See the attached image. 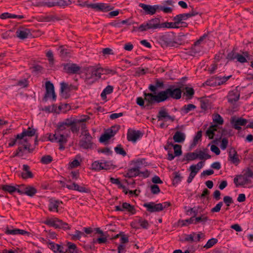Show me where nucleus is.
Returning a JSON list of instances; mask_svg holds the SVG:
<instances>
[{
	"mask_svg": "<svg viewBox=\"0 0 253 253\" xmlns=\"http://www.w3.org/2000/svg\"><path fill=\"white\" fill-rule=\"evenodd\" d=\"M228 157L229 160L235 165H237L239 163L240 160L238 157L237 153L234 149L231 148L230 149Z\"/></svg>",
	"mask_w": 253,
	"mask_h": 253,
	"instance_id": "bb28decb",
	"label": "nucleus"
},
{
	"mask_svg": "<svg viewBox=\"0 0 253 253\" xmlns=\"http://www.w3.org/2000/svg\"><path fill=\"white\" fill-rule=\"evenodd\" d=\"M231 77V75L223 77L212 76L205 82V84L211 86L220 85L225 84Z\"/></svg>",
	"mask_w": 253,
	"mask_h": 253,
	"instance_id": "6e6552de",
	"label": "nucleus"
},
{
	"mask_svg": "<svg viewBox=\"0 0 253 253\" xmlns=\"http://www.w3.org/2000/svg\"><path fill=\"white\" fill-rule=\"evenodd\" d=\"M43 6L51 7L58 6L60 7H64L71 4L70 0H43L42 2Z\"/></svg>",
	"mask_w": 253,
	"mask_h": 253,
	"instance_id": "9d476101",
	"label": "nucleus"
},
{
	"mask_svg": "<svg viewBox=\"0 0 253 253\" xmlns=\"http://www.w3.org/2000/svg\"><path fill=\"white\" fill-rule=\"evenodd\" d=\"M84 235V232L76 230L74 233L71 235V238L73 240H79L81 237Z\"/></svg>",
	"mask_w": 253,
	"mask_h": 253,
	"instance_id": "8fccbe9b",
	"label": "nucleus"
},
{
	"mask_svg": "<svg viewBox=\"0 0 253 253\" xmlns=\"http://www.w3.org/2000/svg\"><path fill=\"white\" fill-rule=\"evenodd\" d=\"M195 224L198 223L205 224L207 221L209 220L208 217L204 214L201 213V215L194 217Z\"/></svg>",
	"mask_w": 253,
	"mask_h": 253,
	"instance_id": "4c0bfd02",
	"label": "nucleus"
},
{
	"mask_svg": "<svg viewBox=\"0 0 253 253\" xmlns=\"http://www.w3.org/2000/svg\"><path fill=\"white\" fill-rule=\"evenodd\" d=\"M218 240L215 238H211L208 241L207 243L204 246L206 249H209L212 247L214 245L217 243Z\"/></svg>",
	"mask_w": 253,
	"mask_h": 253,
	"instance_id": "6e6d98bb",
	"label": "nucleus"
},
{
	"mask_svg": "<svg viewBox=\"0 0 253 253\" xmlns=\"http://www.w3.org/2000/svg\"><path fill=\"white\" fill-rule=\"evenodd\" d=\"M36 130L34 128H32L30 127L28 128L27 129H24L23 131L20 133L21 137L24 136L26 137L27 136L32 137L35 135L36 133Z\"/></svg>",
	"mask_w": 253,
	"mask_h": 253,
	"instance_id": "58836bf2",
	"label": "nucleus"
},
{
	"mask_svg": "<svg viewBox=\"0 0 253 253\" xmlns=\"http://www.w3.org/2000/svg\"><path fill=\"white\" fill-rule=\"evenodd\" d=\"M157 20H152V18L148 20L139 26H133V32H144L147 31H153V28L156 27Z\"/></svg>",
	"mask_w": 253,
	"mask_h": 253,
	"instance_id": "39448f33",
	"label": "nucleus"
},
{
	"mask_svg": "<svg viewBox=\"0 0 253 253\" xmlns=\"http://www.w3.org/2000/svg\"><path fill=\"white\" fill-rule=\"evenodd\" d=\"M19 185H16L15 186L5 184L2 185L1 188L5 192H8L10 194H13L15 192H18Z\"/></svg>",
	"mask_w": 253,
	"mask_h": 253,
	"instance_id": "473e14b6",
	"label": "nucleus"
},
{
	"mask_svg": "<svg viewBox=\"0 0 253 253\" xmlns=\"http://www.w3.org/2000/svg\"><path fill=\"white\" fill-rule=\"evenodd\" d=\"M114 87L112 85H107L101 93L100 96L103 100H105L107 98V95L110 94L113 92Z\"/></svg>",
	"mask_w": 253,
	"mask_h": 253,
	"instance_id": "e433bc0d",
	"label": "nucleus"
},
{
	"mask_svg": "<svg viewBox=\"0 0 253 253\" xmlns=\"http://www.w3.org/2000/svg\"><path fill=\"white\" fill-rule=\"evenodd\" d=\"M240 97V93L237 89H235L230 91L228 95V102L233 103L237 101Z\"/></svg>",
	"mask_w": 253,
	"mask_h": 253,
	"instance_id": "c756f323",
	"label": "nucleus"
},
{
	"mask_svg": "<svg viewBox=\"0 0 253 253\" xmlns=\"http://www.w3.org/2000/svg\"><path fill=\"white\" fill-rule=\"evenodd\" d=\"M163 102L169 98L179 99L181 98L182 91L180 88L171 85L166 89L161 91Z\"/></svg>",
	"mask_w": 253,
	"mask_h": 253,
	"instance_id": "7ed1b4c3",
	"label": "nucleus"
},
{
	"mask_svg": "<svg viewBox=\"0 0 253 253\" xmlns=\"http://www.w3.org/2000/svg\"><path fill=\"white\" fill-rule=\"evenodd\" d=\"M16 144L22 145L25 150L29 149V145L28 143L27 138L24 136L21 137L20 133L16 135Z\"/></svg>",
	"mask_w": 253,
	"mask_h": 253,
	"instance_id": "cd10ccee",
	"label": "nucleus"
},
{
	"mask_svg": "<svg viewBox=\"0 0 253 253\" xmlns=\"http://www.w3.org/2000/svg\"><path fill=\"white\" fill-rule=\"evenodd\" d=\"M113 8L114 6L109 3L98 2L94 3L93 5H92V9L97 11L103 12L110 11L113 9Z\"/></svg>",
	"mask_w": 253,
	"mask_h": 253,
	"instance_id": "f3484780",
	"label": "nucleus"
},
{
	"mask_svg": "<svg viewBox=\"0 0 253 253\" xmlns=\"http://www.w3.org/2000/svg\"><path fill=\"white\" fill-rule=\"evenodd\" d=\"M162 44L167 46H175L176 44L175 35L173 32L166 33L161 37Z\"/></svg>",
	"mask_w": 253,
	"mask_h": 253,
	"instance_id": "9b49d317",
	"label": "nucleus"
},
{
	"mask_svg": "<svg viewBox=\"0 0 253 253\" xmlns=\"http://www.w3.org/2000/svg\"><path fill=\"white\" fill-rule=\"evenodd\" d=\"M223 205V202H220L216 205V206L211 209V212H219L221 209V207Z\"/></svg>",
	"mask_w": 253,
	"mask_h": 253,
	"instance_id": "69168bd1",
	"label": "nucleus"
},
{
	"mask_svg": "<svg viewBox=\"0 0 253 253\" xmlns=\"http://www.w3.org/2000/svg\"><path fill=\"white\" fill-rule=\"evenodd\" d=\"M213 122L214 123V125H221L223 123V119L221 116L218 114H215L213 116Z\"/></svg>",
	"mask_w": 253,
	"mask_h": 253,
	"instance_id": "49530a36",
	"label": "nucleus"
},
{
	"mask_svg": "<svg viewBox=\"0 0 253 253\" xmlns=\"http://www.w3.org/2000/svg\"><path fill=\"white\" fill-rule=\"evenodd\" d=\"M157 118L158 119V121H162L164 122H167L168 121L173 122L174 120V117L170 116L167 110L164 108L159 110L157 115Z\"/></svg>",
	"mask_w": 253,
	"mask_h": 253,
	"instance_id": "412c9836",
	"label": "nucleus"
},
{
	"mask_svg": "<svg viewBox=\"0 0 253 253\" xmlns=\"http://www.w3.org/2000/svg\"><path fill=\"white\" fill-rule=\"evenodd\" d=\"M44 223L47 225L54 227L55 228H62L64 230H67L70 228L69 225L61 220L56 218H47L44 221Z\"/></svg>",
	"mask_w": 253,
	"mask_h": 253,
	"instance_id": "423d86ee",
	"label": "nucleus"
},
{
	"mask_svg": "<svg viewBox=\"0 0 253 253\" xmlns=\"http://www.w3.org/2000/svg\"><path fill=\"white\" fill-rule=\"evenodd\" d=\"M67 249L66 252H68L69 253H77V246L75 244L69 242L67 244Z\"/></svg>",
	"mask_w": 253,
	"mask_h": 253,
	"instance_id": "603ef678",
	"label": "nucleus"
},
{
	"mask_svg": "<svg viewBox=\"0 0 253 253\" xmlns=\"http://www.w3.org/2000/svg\"><path fill=\"white\" fill-rule=\"evenodd\" d=\"M118 130V128L117 129H115V127L114 126L112 127L111 129H108L106 132L107 134H109V136L111 138L112 137L114 136L116 133H117Z\"/></svg>",
	"mask_w": 253,
	"mask_h": 253,
	"instance_id": "774afa93",
	"label": "nucleus"
},
{
	"mask_svg": "<svg viewBox=\"0 0 253 253\" xmlns=\"http://www.w3.org/2000/svg\"><path fill=\"white\" fill-rule=\"evenodd\" d=\"M152 20H157V21H156L157 25L156 27L153 28V31L161 28H178L179 27L178 25H176V24L174 22H165L161 23L160 20L158 18H152Z\"/></svg>",
	"mask_w": 253,
	"mask_h": 253,
	"instance_id": "4be33fe9",
	"label": "nucleus"
},
{
	"mask_svg": "<svg viewBox=\"0 0 253 253\" xmlns=\"http://www.w3.org/2000/svg\"><path fill=\"white\" fill-rule=\"evenodd\" d=\"M21 175L23 179H27L33 177L32 172L30 170L29 167L26 165H23L22 171L21 173Z\"/></svg>",
	"mask_w": 253,
	"mask_h": 253,
	"instance_id": "2f4dec72",
	"label": "nucleus"
},
{
	"mask_svg": "<svg viewBox=\"0 0 253 253\" xmlns=\"http://www.w3.org/2000/svg\"><path fill=\"white\" fill-rule=\"evenodd\" d=\"M115 208L116 211L128 212L131 214H134L135 213L134 207L126 202H124L122 205L116 206Z\"/></svg>",
	"mask_w": 253,
	"mask_h": 253,
	"instance_id": "dca6fc26",
	"label": "nucleus"
},
{
	"mask_svg": "<svg viewBox=\"0 0 253 253\" xmlns=\"http://www.w3.org/2000/svg\"><path fill=\"white\" fill-rule=\"evenodd\" d=\"M82 134L84 136L79 142L80 147L85 149L91 148L93 146V142L91 135L86 131L82 132Z\"/></svg>",
	"mask_w": 253,
	"mask_h": 253,
	"instance_id": "f8f14e48",
	"label": "nucleus"
},
{
	"mask_svg": "<svg viewBox=\"0 0 253 253\" xmlns=\"http://www.w3.org/2000/svg\"><path fill=\"white\" fill-rule=\"evenodd\" d=\"M46 56L48 58L49 63L50 65H53L54 62L53 54L52 51L49 50L46 53Z\"/></svg>",
	"mask_w": 253,
	"mask_h": 253,
	"instance_id": "13d9d810",
	"label": "nucleus"
},
{
	"mask_svg": "<svg viewBox=\"0 0 253 253\" xmlns=\"http://www.w3.org/2000/svg\"><path fill=\"white\" fill-rule=\"evenodd\" d=\"M174 155L176 157L179 156L182 154L181 146L178 144H175L173 146Z\"/></svg>",
	"mask_w": 253,
	"mask_h": 253,
	"instance_id": "bf43d9fd",
	"label": "nucleus"
},
{
	"mask_svg": "<svg viewBox=\"0 0 253 253\" xmlns=\"http://www.w3.org/2000/svg\"><path fill=\"white\" fill-rule=\"evenodd\" d=\"M143 206L145 208L147 211L149 212H156L162 211V205L159 204H155L153 202H147L143 204Z\"/></svg>",
	"mask_w": 253,
	"mask_h": 253,
	"instance_id": "aec40b11",
	"label": "nucleus"
},
{
	"mask_svg": "<svg viewBox=\"0 0 253 253\" xmlns=\"http://www.w3.org/2000/svg\"><path fill=\"white\" fill-rule=\"evenodd\" d=\"M151 193L153 194H158L160 192L159 187L156 184L152 185L150 186Z\"/></svg>",
	"mask_w": 253,
	"mask_h": 253,
	"instance_id": "e2e57ef3",
	"label": "nucleus"
},
{
	"mask_svg": "<svg viewBox=\"0 0 253 253\" xmlns=\"http://www.w3.org/2000/svg\"><path fill=\"white\" fill-rule=\"evenodd\" d=\"M127 174L130 177H136L137 176H143L144 177H147L149 175V173L147 170L145 171H138L133 167L128 169Z\"/></svg>",
	"mask_w": 253,
	"mask_h": 253,
	"instance_id": "a878e982",
	"label": "nucleus"
},
{
	"mask_svg": "<svg viewBox=\"0 0 253 253\" xmlns=\"http://www.w3.org/2000/svg\"><path fill=\"white\" fill-rule=\"evenodd\" d=\"M115 74V72L100 66L88 67L86 70L84 81L87 84H92L101 78V75Z\"/></svg>",
	"mask_w": 253,
	"mask_h": 253,
	"instance_id": "f03ea898",
	"label": "nucleus"
},
{
	"mask_svg": "<svg viewBox=\"0 0 253 253\" xmlns=\"http://www.w3.org/2000/svg\"><path fill=\"white\" fill-rule=\"evenodd\" d=\"M202 135V131H198L194 137L193 142L190 146L191 148L194 147L197 145L198 141L201 139Z\"/></svg>",
	"mask_w": 253,
	"mask_h": 253,
	"instance_id": "de8ad7c7",
	"label": "nucleus"
},
{
	"mask_svg": "<svg viewBox=\"0 0 253 253\" xmlns=\"http://www.w3.org/2000/svg\"><path fill=\"white\" fill-rule=\"evenodd\" d=\"M204 234L202 232H192L190 234H187L184 236V241L189 242L190 243L192 242H199L201 239L204 238Z\"/></svg>",
	"mask_w": 253,
	"mask_h": 253,
	"instance_id": "6ab92c4d",
	"label": "nucleus"
},
{
	"mask_svg": "<svg viewBox=\"0 0 253 253\" xmlns=\"http://www.w3.org/2000/svg\"><path fill=\"white\" fill-rule=\"evenodd\" d=\"M73 123L72 119H67L58 123L54 134H50L49 139L51 142H58L60 144L67 142V137L70 134V126Z\"/></svg>",
	"mask_w": 253,
	"mask_h": 253,
	"instance_id": "f257e3e1",
	"label": "nucleus"
},
{
	"mask_svg": "<svg viewBox=\"0 0 253 253\" xmlns=\"http://www.w3.org/2000/svg\"><path fill=\"white\" fill-rule=\"evenodd\" d=\"M139 6L143 9L146 14L152 15L155 14V9L154 5H151L140 3Z\"/></svg>",
	"mask_w": 253,
	"mask_h": 253,
	"instance_id": "c85d7f7f",
	"label": "nucleus"
},
{
	"mask_svg": "<svg viewBox=\"0 0 253 253\" xmlns=\"http://www.w3.org/2000/svg\"><path fill=\"white\" fill-rule=\"evenodd\" d=\"M81 157L80 156H77L76 159L74 160L70 163V166L72 168H76L79 166L80 164V161L79 159H80Z\"/></svg>",
	"mask_w": 253,
	"mask_h": 253,
	"instance_id": "680f3d73",
	"label": "nucleus"
},
{
	"mask_svg": "<svg viewBox=\"0 0 253 253\" xmlns=\"http://www.w3.org/2000/svg\"><path fill=\"white\" fill-rule=\"evenodd\" d=\"M37 189L30 185L20 184L19 186L18 193L20 195H26L29 197H33L37 193Z\"/></svg>",
	"mask_w": 253,
	"mask_h": 253,
	"instance_id": "ddd939ff",
	"label": "nucleus"
},
{
	"mask_svg": "<svg viewBox=\"0 0 253 253\" xmlns=\"http://www.w3.org/2000/svg\"><path fill=\"white\" fill-rule=\"evenodd\" d=\"M223 202L227 207H229L231 204L233 203V200L231 197L225 196L223 198Z\"/></svg>",
	"mask_w": 253,
	"mask_h": 253,
	"instance_id": "0e129e2a",
	"label": "nucleus"
},
{
	"mask_svg": "<svg viewBox=\"0 0 253 253\" xmlns=\"http://www.w3.org/2000/svg\"><path fill=\"white\" fill-rule=\"evenodd\" d=\"M249 122L247 119H244L241 117H232L230 120V123L232 127L238 130H240L242 128V126H245Z\"/></svg>",
	"mask_w": 253,
	"mask_h": 253,
	"instance_id": "2eb2a0df",
	"label": "nucleus"
},
{
	"mask_svg": "<svg viewBox=\"0 0 253 253\" xmlns=\"http://www.w3.org/2000/svg\"><path fill=\"white\" fill-rule=\"evenodd\" d=\"M114 150L117 154H119L123 156H125L126 155V151L120 144L118 145L116 147H115Z\"/></svg>",
	"mask_w": 253,
	"mask_h": 253,
	"instance_id": "5fc2aeb1",
	"label": "nucleus"
},
{
	"mask_svg": "<svg viewBox=\"0 0 253 253\" xmlns=\"http://www.w3.org/2000/svg\"><path fill=\"white\" fill-rule=\"evenodd\" d=\"M217 130L216 125H211L207 130L206 134L209 139H213L215 135V132Z\"/></svg>",
	"mask_w": 253,
	"mask_h": 253,
	"instance_id": "c9c22d12",
	"label": "nucleus"
},
{
	"mask_svg": "<svg viewBox=\"0 0 253 253\" xmlns=\"http://www.w3.org/2000/svg\"><path fill=\"white\" fill-rule=\"evenodd\" d=\"M197 159V152H189L185 155L183 161H190Z\"/></svg>",
	"mask_w": 253,
	"mask_h": 253,
	"instance_id": "a18cd8bd",
	"label": "nucleus"
},
{
	"mask_svg": "<svg viewBox=\"0 0 253 253\" xmlns=\"http://www.w3.org/2000/svg\"><path fill=\"white\" fill-rule=\"evenodd\" d=\"M175 3L176 1L174 0H167L162 1L161 4L154 5L155 13L157 11H162L165 13H170L172 11Z\"/></svg>",
	"mask_w": 253,
	"mask_h": 253,
	"instance_id": "20e7f679",
	"label": "nucleus"
},
{
	"mask_svg": "<svg viewBox=\"0 0 253 253\" xmlns=\"http://www.w3.org/2000/svg\"><path fill=\"white\" fill-rule=\"evenodd\" d=\"M206 37H207L206 35H205V34L203 36L201 37L200 38L195 42L194 47L193 48V51H194V52L195 53H198L199 51V49H196V47L198 46V45H199L203 42V41L206 38Z\"/></svg>",
	"mask_w": 253,
	"mask_h": 253,
	"instance_id": "864d4df0",
	"label": "nucleus"
},
{
	"mask_svg": "<svg viewBox=\"0 0 253 253\" xmlns=\"http://www.w3.org/2000/svg\"><path fill=\"white\" fill-rule=\"evenodd\" d=\"M201 211L198 207H194V208H190L187 211L188 215L195 217L198 215H201Z\"/></svg>",
	"mask_w": 253,
	"mask_h": 253,
	"instance_id": "79ce46f5",
	"label": "nucleus"
},
{
	"mask_svg": "<svg viewBox=\"0 0 253 253\" xmlns=\"http://www.w3.org/2000/svg\"><path fill=\"white\" fill-rule=\"evenodd\" d=\"M144 100L146 102V106H149L155 103H160L163 102L161 92L160 91L157 94L152 93L143 92Z\"/></svg>",
	"mask_w": 253,
	"mask_h": 253,
	"instance_id": "0eeeda50",
	"label": "nucleus"
},
{
	"mask_svg": "<svg viewBox=\"0 0 253 253\" xmlns=\"http://www.w3.org/2000/svg\"><path fill=\"white\" fill-rule=\"evenodd\" d=\"M208 151V149H205L204 151L202 150H196L197 152V159H199L200 160H207L211 158V156L206 153V152Z\"/></svg>",
	"mask_w": 253,
	"mask_h": 253,
	"instance_id": "ea45409f",
	"label": "nucleus"
},
{
	"mask_svg": "<svg viewBox=\"0 0 253 253\" xmlns=\"http://www.w3.org/2000/svg\"><path fill=\"white\" fill-rule=\"evenodd\" d=\"M46 93L45 97H51L53 101L56 100V96L54 91V87L53 84L49 81L46 82L45 83Z\"/></svg>",
	"mask_w": 253,
	"mask_h": 253,
	"instance_id": "5701e85b",
	"label": "nucleus"
},
{
	"mask_svg": "<svg viewBox=\"0 0 253 253\" xmlns=\"http://www.w3.org/2000/svg\"><path fill=\"white\" fill-rule=\"evenodd\" d=\"M58 50L61 57L65 58L70 56V51L69 49H67L63 46H60Z\"/></svg>",
	"mask_w": 253,
	"mask_h": 253,
	"instance_id": "c03bdc74",
	"label": "nucleus"
},
{
	"mask_svg": "<svg viewBox=\"0 0 253 253\" xmlns=\"http://www.w3.org/2000/svg\"><path fill=\"white\" fill-rule=\"evenodd\" d=\"M16 34L17 37L21 40H24L32 36V34L29 29L23 27L18 29L16 31Z\"/></svg>",
	"mask_w": 253,
	"mask_h": 253,
	"instance_id": "b1692460",
	"label": "nucleus"
},
{
	"mask_svg": "<svg viewBox=\"0 0 253 253\" xmlns=\"http://www.w3.org/2000/svg\"><path fill=\"white\" fill-rule=\"evenodd\" d=\"M186 138L185 134L180 131H177L173 136V139L175 142L183 143Z\"/></svg>",
	"mask_w": 253,
	"mask_h": 253,
	"instance_id": "f704fd0d",
	"label": "nucleus"
},
{
	"mask_svg": "<svg viewBox=\"0 0 253 253\" xmlns=\"http://www.w3.org/2000/svg\"><path fill=\"white\" fill-rule=\"evenodd\" d=\"M146 162L144 159H141L136 160L133 168L138 171H141L140 169L144 166H145Z\"/></svg>",
	"mask_w": 253,
	"mask_h": 253,
	"instance_id": "37998d69",
	"label": "nucleus"
},
{
	"mask_svg": "<svg viewBox=\"0 0 253 253\" xmlns=\"http://www.w3.org/2000/svg\"><path fill=\"white\" fill-rule=\"evenodd\" d=\"M228 144V139L226 138H223L222 139L221 142V144L220 145V148L223 150H225L227 147Z\"/></svg>",
	"mask_w": 253,
	"mask_h": 253,
	"instance_id": "338daca9",
	"label": "nucleus"
},
{
	"mask_svg": "<svg viewBox=\"0 0 253 253\" xmlns=\"http://www.w3.org/2000/svg\"><path fill=\"white\" fill-rule=\"evenodd\" d=\"M112 164L111 161H108L104 159L99 161H95L92 163L91 169L95 171L101 170H108L111 168Z\"/></svg>",
	"mask_w": 253,
	"mask_h": 253,
	"instance_id": "1a4fd4ad",
	"label": "nucleus"
},
{
	"mask_svg": "<svg viewBox=\"0 0 253 253\" xmlns=\"http://www.w3.org/2000/svg\"><path fill=\"white\" fill-rule=\"evenodd\" d=\"M73 190H76L79 191L81 193H87L89 192V190L87 188H86L84 187L80 186L77 183L74 182V189Z\"/></svg>",
	"mask_w": 253,
	"mask_h": 253,
	"instance_id": "09e8293b",
	"label": "nucleus"
},
{
	"mask_svg": "<svg viewBox=\"0 0 253 253\" xmlns=\"http://www.w3.org/2000/svg\"><path fill=\"white\" fill-rule=\"evenodd\" d=\"M48 208L50 211L59 212L63 208V203L61 200L52 198L48 201Z\"/></svg>",
	"mask_w": 253,
	"mask_h": 253,
	"instance_id": "4468645a",
	"label": "nucleus"
},
{
	"mask_svg": "<svg viewBox=\"0 0 253 253\" xmlns=\"http://www.w3.org/2000/svg\"><path fill=\"white\" fill-rule=\"evenodd\" d=\"M143 136V133L140 130H133L129 128L127 132V138L128 141L135 142L140 139Z\"/></svg>",
	"mask_w": 253,
	"mask_h": 253,
	"instance_id": "a211bd4d",
	"label": "nucleus"
},
{
	"mask_svg": "<svg viewBox=\"0 0 253 253\" xmlns=\"http://www.w3.org/2000/svg\"><path fill=\"white\" fill-rule=\"evenodd\" d=\"M73 123L70 126V130H71L73 132H77L79 130L80 126L76 123L77 120L72 119Z\"/></svg>",
	"mask_w": 253,
	"mask_h": 253,
	"instance_id": "4d7b16f0",
	"label": "nucleus"
},
{
	"mask_svg": "<svg viewBox=\"0 0 253 253\" xmlns=\"http://www.w3.org/2000/svg\"><path fill=\"white\" fill-rule=\"evenodd\" d=\"M64 70L70 74L78 73L81 70V67L74 63H67L64 65Z\"/></svg>",
	"mask_w": 253,
	"mask_h": 253,
	"instance_id": "393cba45",
	"label": "nucleus"
},
{
	"mask_svg": "<svg viewBox=\"0 0 253 253\" xmlns=\"http://www.w3.org/2000/svg\"><path fill=\"white\" fill-rule=\"evenodd\" d=\"M236 59L239 62L243 64L250 60L251 57L248 52L245 51L243 52L242 54L238 53L237 54H236Z\"/></svg>",
	"mask_w": 253,
	"mask_h": 253,
	"instance_id": "7c9ffc66",
	"label": "nucleus"
},
{
	"mask_svg": "<svg viewBox=\"0 0 253 253\" xmlns=\"http://www.w3.org/2000/svg\"><path fill=\"white\" fill-rule=\"evenodd\" d=\"M48 247L55 253H65L63 246L53 242L49 243Z\"/></svg>",
	"mask_w": 253,
	"mask_h": 253,
	"instance_id": "72a5a7b5",
	"label": "nucleus"
},
{
	"mask_svg": "<svg viewBox=\"0 0 253 253\" xmlns=\"http://www.w3.org/2000/svg\"><path fill=\"white\" fill-rule=\"evenodd\" d=\"M196 108V106L192 104L185 105L181 108V112L183 114H186L193 111Z\"/></svg>",
	"mask_w": 253,
	"mask_h": 253,
	"instance_id": "a19ab883",
	"label": "nucleus"
},
{
	"mask_svg": "<svg viewBox=\"0 0 253 253\" xmlns=\"http://www.w3.org/2000/svg\"><path fill=\"white\" fill-rule=\"evenodd\" d=\"M173 177L172 178V183L173 185H177L182 180V177L181 176L180 173L177 172H175L173 173Z\"/></svg>",
	"mask_w": 253,
	"mask_h": 253,
	"instance_id": "3c124183",
	"label": "nucleus"
},
{
	"mask_svg": "<svg viewBox=\"0 0 253 253\" xmlns=\"http://www.w3.org/2000/svg\"><path fill=\"white\" fill-rule=\"evenodd\" d=\"M52 161V158L50 155H44L41 158V162L43 164H48Z\"/></svg>",
	"mask_w": 253,
	"mask_h": 253,
	"instance_id": "052dcab7",
	"label": "nucleus"
}]
</instances>
